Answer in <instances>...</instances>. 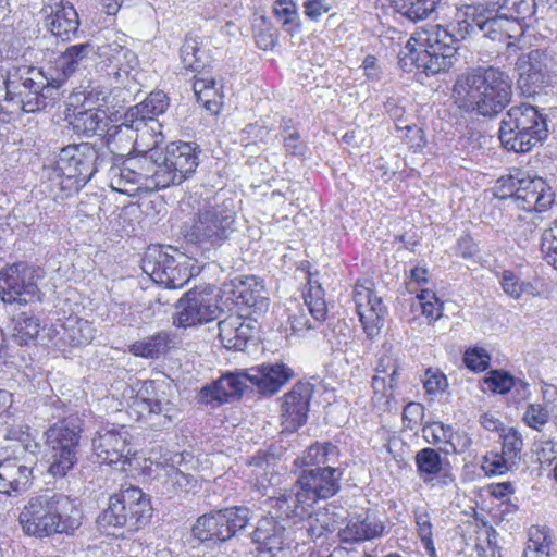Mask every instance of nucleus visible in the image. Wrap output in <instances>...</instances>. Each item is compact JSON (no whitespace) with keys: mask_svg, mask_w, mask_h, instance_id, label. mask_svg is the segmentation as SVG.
I'll list each match as a JSON object with an SVG mask.
<instances>
[{"mask_svg":"<svg viewBox=\"0 0 557 557\" xmlns=\"http://www.w3.org/2000/svg\"><path fill=\"white\" fill-rule=\"evenodd\" d=\"M83 513L66 495L50 490L32 495L18 515L22 531L37 539L54 534H74Z\"/></svg>","mask_w":557,"mask_h":557,"instance_id":"f257e3e1","label":"nucleus"},{"mask_svg":"<svg viewBox=\"0 0 557 557\" xmlns=\"http://www.w3.org/2000/svg\"><path fill=\"white\" fill-rule=\"evenodd\" d=\"M453 95L458 107L465 111H476L492 117L510 102L512 79L499 67L478 69L458 77Z\"/></svg>","mask_w":557,"mask_h":557,"instance_id":"f03ea898","label":"nucleus"},{"mask_svg":"<svg viewBox=\"0 0 557 557\" xmlns=\"http://www.w3.org/2000/svg\"><path fill=\"white\" fill-rule=\"evenodd\" d=\"M417 35L418 38H411L407 42L408 53L400 58V64L406 71L416 66L422 69L426 75H434L454 64L457 52L456 35L441 25H432Z\"/></svg>","mask_w":557,"mask_h":557,"instance_id":"7ed1b4c3","label":"nucleus"},{"mask_svg":"<svg viewBox=\"0 0 557 557\" xmlns=\"http://www.w3.org/2000/svg\"><path fill=\"white\" fill-rule=\"evenodd\" d=\"M197 205V212L186 232V238L195 244L222 245L235 231L236 212L232 199L219 197L200 199L190 196Z\"/></svg>","mask_w":557,"mask_h":557,"instance_id":"20e7f679","label":"nucleus"},{"mask_svg":"<svg viewBox=\"0 0 557 557\" xmlns=\"http://www.w3.org/2000/svg\"><path fill=\"white\" fill-rule=\"evenodd\" d=\"M101 162L99 151L89 143L64 147L50 177L59 187L58 196L64 198L77 193L90 181Z\"/></svg>","mask_w":557,"mask_h":557,"instance_id":"39448f33","label":"nucleus"},{"mask_svg":"<svg viewBox=\"0 0 557 557\" xmlns=\"http://www.w3.org/2000/svg\"><path fill=\"white\" fill-rule=\"evenodd\" d=\"M547 136L546 117L528 103L511 107L499 127V139L508 151L528 152Z\"/></svg>","mask_w":557,"mask_h":557,"instance_id":"423d86ee","label":"nucleus"},{"mask_svg":"<svg viewBox=\"0 0 557 557\" xmlns=\"http://www.w3.org/2000/svg\"><path fill=\"white\" fill-rule=\"evenodd\" d=\"M152 513L150 498L138 487L129 486L112 495L109 506L98 517L97 524L103 532L110 529L139 530Z\"/></svg>","mask_w":557,"mask_h":557,"instance_id":"0eeeda50","label":"nucleus"},{"mask_svg":"<svg viewBox=\"0 0 557 557\" xmlns=\"http://www.w3.org/2000/svg\"><path fill=\"white\" fill-rule=\"evenodd\" d=\"M4 83L5 99L14 101L26 113L44 109L47 98L58 90L50 84L46 71L36 67L13 69Z\"/></svg>","mask_w":557,"mask_h":557,"instance_id":"6e6552de","label":"nucleus"},{"mask_svg":"<svg viewBox=\"0 0 557 557\" xmlns=\"http://www.w3.org/2000/svg\"><path fill=\"white\" fill-rule=\"evenodd\" d=\"M496 189L500 198H512L527 212L545 211L554 202V193L542 177L519 170L498 178Z\"/></svg>","mask_w":557,"mask_h":557,"instance_id":"1a4fd4ad","label":"nucleus"},{"mask_svg":"<svg viewBox=\"0 0 557 557\" xmlns=\"http://www.w3.org/2000/svg\"><path fill=\"white\" fill-rule=\"evenodd\" d=\"M81 423L77 417H69L46 432V445L49 449V473L64 476L77 461V448L81 440Z\"/></svg>","mask_w":557,"mask_h":557,"instance_id":"9d476101","label":"nucleus"},{"mask_svg":"<svg viewBox=\"0 0 557 557\" xmlns=\"http://www.w3.org/2000/svg\"><path fill=\"white\" fill-rule=\"evenodd\" d=\"M141 269L154 283L169 289L182 288L193 276L190 261L184 255H170L159 246L148 247Z\"/></svg>","mask_w":557,"mask_h":557,"instance_id":"9b49d317","label":"nucleus"},{"mask_svg":"<svg viewBox=\"0 0 557 557\" xmlns=\"http://www.w3.org/2000/svg\"><path fill=\"white\" fill-rule=\"evenodd\" d=\"M252 518L246 506H233L205 513L193 525V534L201 542H226L244 530Z\"/></svg>","mask_w":557,"mask_h":557,"instance_id":"f8f14e48","label":"nucleus"},{"mask_svg":"<svg viewBox=\"0 0 557 557\" xmlns=\"http://www.w3.org/2000/svg\"><path fill=\"white\" fill-rule=\"evenodd\" d=\"M143 422L153 430L170 428L180 410L166 392L153 381H144L133 403Z\"/></svg>","mask_w":557,"mask_h":557,"instance_id":"ddd939ff","label":"nucleus"},{"mask_svg":"<svg viewBox=\"0 0 557 557\" xmlns=\"http://www.w3.org/2000/svg\"><path fill=\"white\" fill-rule=\"evenodd\" d=\"M37 455L21 446L0 449V493L11 495L29 487Z\"/></svg>","mask_w":557,"mask_h":557,"instance_id":"4468645a","label":"nucleus"},{"mask_svg":"<svg viewBox=\"0 0 557 557\" xmlns=\"http://www.w3.org/2000/svg\"><path fill=\"white\" fill-rule=\"evenodd\" d=\"M37 271L26 262L12 263L0 271V297L8 304L25 305L39 299Z\"/></svg>","mask_w":557,"mask_h":557,"instance_id":"2eb2a0df","label":"nucleus"},{"mask_svg":"<svg viewBox=\"0 0 557 557\" xmlns=\"http://www.w3.org/2000/svg\"><path fill=\"white\" fill-rule=\"evenodd\" d=\"M173 323L178 327H189L210 322L218 318L220 308L211 287L188 290L178 301Z\"/></svg>","mask_w":557,"mask_h":557,"instance_id":"dca6fc26","label":"nucleus"},{"mask_svg":"<svg viewBox=\"0 0 557 557\" xmlns=\"http://www.w3.org/2000/svg\"><path fill=\"white\" fill-rule=\"evenodd\" d=\"M198 159L195 148L189 143L169 144L160 161L159 182H162L164 188L182 184L195 173Z\"/></svg>","mask_w":557,"mask_h":557,"instance_id":"f3484780","label":"nucleus"},{"mask_svg":"<svg viewBox=\"0 0 557 557\" xmlns=\"http://www.w3.org/2000/svg\"><path fill=\"white\" fill-rule=\"evenodd\" d=\"M552 60L547 53L535 49L521 53L515 64L518 85L524 94H536L550 81Z\"/></svg>","mask_w":557,"mask_h":557,"instance_id":"a211bd4d","label":"nucleus"},{"mask_svg":"<svg viewBox=\"0 0 557 557\" xmlns=\"http://www.w3.org/2000/svg\"><path fill=\"white\" fill-rule=\"evenodd\" d=\"M95 54L96 49L90 42L69 46L45 70L50 84L59 89L74 73L86 69Z\"/></svg>","mask_w":557,"mask_h":557,"instance_id":"6ab92c4d","label":"nucleus"},{"mask_svg":"<svg viewBox=\"0 0 557 557\" xmlns=\"http://www.w3.org/2000/svg\"><path fill=\"white\" fill-rule=\"evenodd\" d=\"M287 310L290 327L294 332L314 329V323L322 322L327 312L322 288L310 285L309 289L304 293V305L292 301Z\"/></svg>","mask_w":557,"mask_h":557,"instance_id":"aec40b11","label":"nucleus"},{"mask_svg":"<svg viewBox=\"0 0 557 557\" xmlns=\"http://www.w3.org/2000/svg\"><path fill=\"white\" fill-rule=\"evenodd\" d=\"M131 435L125 425L103 426L92 438V449L101 463L113 465L131 454Z\"/></svg>","mask_w":557,"mask_h":557,"instance_id":"412c9836","label":"nucleus"},{"mask_svg":"<svg viewBox=\"0 0 557 557\" xmlns=\"http://www.w3.org/2000/svg\"><path fill=\"white\" fill-rule=\"evenodd\" d=\"M343 471L339 468L324 466L304 470L297 478L300 488L305 491L313 504L327 499L341 490Z\"/></svg>","mask_w":557,"mask_h":557,"instance_id":"4be33fe9","label":"nucleus"},{"mask_svg":"<svg viewBox=\"0 0 557 557\" xmlns=\"http://www.w3.org/2000/svg\"><path fill=\"white\" fill-rule=\"evenodd\" d=\"M312 388L309 384L297 383L282 398V433H293L304 425L308 418Z\"/></svg>","mask_w":557,"mask_h":557,"instance_id":"5701e85b","label":"nucleus"},{"mask_svg":"<svg viewBox=\"0 0 557 557\" xmlns=\"http://www.w3.org/2000/svg\"><path fill=\"white\" fill-rule=\"evenodd\" d=\"M126 41L124 34L116 33L114 38L96 49L102 70L115 78H119L122 73L127 74L138 64L136 53L126 47Z\"/></svg>","mask_w":557,"mask_h":557,"instance_id":"b1692460","label":"nucleus"},{"mask_svg":"<svg viewBox=\"0 0 557 557\" xmlns=\"http://www.w3.org/2000/svg\"><path fill=\"white\" fill-rule=\"evenodd\" d=\"M247 383L248 379L246 369L227 372L219 380L203 386L200 389L197 399L201 404H209L212 407H218L234 398L240 397L247 387Z\"/></svg>","mask_w":557,"mask_h":557,"instance_id":"393cba45","label":"nucleus"},{"mask_svg":"<svg viewBox=\"0 0 557 557\" xmlns=\"http://www.w3.org/2000/svg\"><path fill=\"white\" fill-rule=\"evenodd\" d=\"M45 26L62 41H71L76 37L81 22L78 14L70 2L60 1L52 5H44Z\"/></svg>","mask_w":557,"mask_h":557,"instance_id":"a878e982","label":"nucleus"},{"mask_svg":"<svg viewBox=\"0 0 557 557\" xmlns=\"http://www.w3.org/2000/svg\"><path fill=\"white\" fill-rule=\"evenodd\" d=\"M352 298L359 320L368 336L379 333L383 325L385 307L381 297L376 296L370 286L357 283L354 288Z\"/></svg>","mask_w":557,"mask_h":557,"instance_id":"bb28decb","label":"nucleus"},{"mask_svg":"<svg viewBox=\"0 0 557 557\" xmlns=\"http://www.w3.org/2000/svg\"><path fill=\"white\" fill-rule=\"evenodd\" d=\"M313 503L309 495L300 488L296 480L292 487L276 497L270 498V507L281 519L300 521L312 518Z\"/></svg>","mask_w":557,"mask_h":557,"instance_id":"cd10ccee","label":"nucleus"},{"mask_svg":"<svg viewBox=\"0 0 557 557\" xmlns=\"http://www.w3.org/2000/svg\"><path fill=\"white\" fill-rule=\"evenodd\" d=\"M248 382L261 394H275L293 376V370L283 363L261 364L246 369Z\"/></svg>","mask_w":557,"mask_h":557,"instance_id":"c85d7f7f","label":"nucleus"},{"mask_svg":"<svg viewBox=\"0 0 557 557\" xmlns=\"http://www.w3.org/2000/svg\"><path fill=\"white\" fill-rule=\"evenodd\" d=\"M219 337L226 349L244 350L252 338L253 327L242 315H228L218 323Z\"/></svg>","mask_w":557,"mask_h":557,"instance_id":"c756f323","label":"nucleus"},{"mask_svg":"<svg viewBox=\"0 0 557 557\" xmlns=\"http://www.w3.org/2000/svg\"><path fill=\"white\" fill-rule=\"evenodd\" d=\"M284 530L285 528L274 517H263L251 533V540L259 544L260 550L274 555L283 548Z\"/></svg>","mask_w":557,"mask_h":557,"instance_id":"7c9ffc66","label":"nucleus"},{"mask_svg":"<svg viewBox=\"0 0 557 557\" xmlns=\"http://www.w3.org/2000/svg\"><path fill=\"white\" fill-rule=\"evenodd\" d=\"M383 523L375 515L367 512L364 517L359 516L351 519L347 525L339 531L342 542L355 543L375 539L382 535Z\"/></svg>","mask_w":557,"mask_h":557,"instance_id":"2f4dec72","label":"nucleus"},{"mask_svg":"<svg viewBox=\"0 0 557 557\" xmlns=\"http://www.w3.org/2000/svg\"><path fill=\"white\" fill-rule=\"evenodd\" d=\"M128 165L134 170L137 182L141 189L157 190L164 188L162 182H159L161 174L160 162L154 159V153L127 158Z\"/></svg>","mask_w":557,"mask_h":557,"instance_id":"473e14b6","label":"nucleus"},{"mask_svg":"<svg viewBox=\"0 0 557 557\" xmlns=\"http://www.w3.org/2000/svg\"><path fill=\"white\" fill-rule=\"evenodd\" d=\"M168 107L169 100L163 91L151 92L144 101L126 111V121L137 124L158 121L156 117L164 113Z\"/></svg>","mask_w":557,"mask_h":557,"instance_id":"72a5a7b5","label":"nucleus"},{"mask_svg":"<svg viewBox=\"0 0 557 557\" xmlns=\"http://www.w3.org/2000/svg\"><path fill=\"white\" fill-rule=\"evenodd\" d=\"M103 136L106 137V144L108 149L117 156H124L126 152H131L136 143V123L126 121L119 125H108Z\"/></svg>","mask_w":557,"mask_h":557,"instance_id":"f704fd0d","label":"nucleus"},{"mask_svg":"<svg viewBox=\"0 0 557 557\" xmlns=\"http://www.w3.org/2000/svg\"><path fill=\"white\" fill-rule=\"evenodd\" d=\"M71 124L76 134L87 137L103 136L110 119L104 110L87 109L75 113Z\"/></svg>","mask_w":557,"mask_h":557,"instance_id":"c9c22d12","label":"nucleus"},{"mask_svg":"<svg viewBox=\"0 0 557 557\" xmlns=\"http://www.w3.org/2000/svg\"><path fill=\"white\" fill-rule=\"evenodd\" d=\"M397 381L398 373L396 361L392 358L381 359L376 367V374L372 379L374 394H381L386 398V403H388L393 397Z\"/></svg>","mask_w":557,"mask_h":557,"instance_id":"e433bc0d","label":"nucleus"},{"mask_svg":"<svg viewBox=\"0 0 557 557\" xmlns=\"http://www.w3.org/2000/svg\"><path fill=\"white\" fill-rule=\"evenodd\" d=\"M162 125L159 121L150 123H136V143L134 149L139 153L151 154L153 150L163 143L164 136L161 132Z\"/></svg>","mask_w":557,"mask_h":557,"instance_id":"4c0bfd02","label":"nucleus"},{"mask_svg":"<svg viewBox=\"0 0 557 557\" xmlns=\"http://www.w3.org/2000/svg\"><path fill=\"white\" fill-rule=\"evenodd\" d=\"M170 344V334L168 332L162 331L135 342L131 346V351L135 356L157 359L169 350Z\"/></svg>","mask_w":557,"mask_h":557,"instance_id":"58836bf2","label":"nucleus"},{"mask_svg":"<svg viewBox=\"0 0 557 557\" xmlns=\"http://www.w3.org/2000/svg\"><path fill=\"white\" fill-rule=\"evenodd\" d=\"M396 12L412 22L431 16L440 7L441 0H391Z\"/></svg>","mask_w":557,"mask_h":557,"instance_id":"ea45409f","label":"nucleus"},{"mask_svg":"<svg viewBox=\"0 0 557 557\" xmlns=\"http://www.w3.org/2000/svg\"><path fill=\"white\" fill-rule=\"evenodd\" d=\"M110 186L113 190L128 196L140 190L134 170L128 165L127 159L121 165H113L109 170Z\"/></svg>","mask_w":557,"mask_h":557,"instance_id":"a19ab883","label":"nucleus"},{"mask_svg":"<svg viewBox=\"0 0 557 557\" xmlns=\"http://www.w3.org/2000/svg\"><path fill=\"white\" fill-rule=\"evenodd\" d=\"M193 90L198 102L211 112H218L220 94L216 88V82L207 73L201 76L196 75L193 84Z\"/></svg>","mask_w":557,"mask_h":557,"instance_id":"79ce46f5","label":"nucleus"},{"mask_svg":"<svg viewBox=\"0 0 557 557\" xmlns=\"http://www.w3.org/2000/svg\"><path fill=\"white\" fill-rule=\"evenodd\" d=\"M275 460V456L267 451H259L250 459L248 466L251 468V475L255 476V485L258 490H265L272 484Z\"/></svg>","mask_w":557,"mask_h":557,"instance_id":"37998d69","label":"nucleus"},{"mask_svg":"<svg viewBox=\"0 0 557 557\" xmlns=\"http://www.w3.org/2000/svg\"><path fill=\"white\" fill-rule=\"evenodd\" d=\"M338 455L337 447L331 443L311 445L301 457L295 459L298 467H324Z\"/></svg>","mask_w":557,"mask_h":557,"instance_id":"c03bdc74","label":"nucleus"},{"mask_svg":"<svg viewBox=\"0 0 557 557\" xmlns=\"http://www.w3.org/2000/svg\"><path fill=\"white\" fill-rule=\"evenodd\" d=\"M40 331L39 319L27 313L17 314L12 319L11 334L20 346L28 345Z\"/></svg>","mask_w":557,"mask_h":557,"instance_id":"a18cd8bd","label":"nucleus"},{"mask_svg":"<svg viewBox=\"0 0 557 557\" xmlns=\"http://www.w3.org/2000/svg\"><path fill=\"white\" fill-rule=\"evenodd\" d=\"M96 330L91 322L78 318H70L64 323V339L72 346H84L95 337Z\"/></svg>","mask_w":557,"mask_h":557,"instance_id":"49530a36","label":"nucleus"},{"mask_svg":"<svg viewBox=\"0 0 557 557\" xmlns=\"http://www.w3.org/2000/svg\"><path fill=\"white\" fill-rule=\"evenodd\" d=\"M499 282L504 293L513 299H520L523 295L533 298L542 296V293L531 282L521 280L512 271H503Z\"/></svg>","mask_w":557,"mask_h":557,"instance_id":"de8ad7c7","label":"nucleus"},{"mask_svg":"<svg viewBox=\"0 0 557 557\" xmlns=\"http://www.w3.org/2000/svg\"><path fill=\"white\" fill-rule=\"evenodd\" d=\"M164 474H160V478H164V484L168 485V491L173 493L180 492H196L200 488V482L197 478L191 474L184 473L176 469L173 465L165 466Z\"/></svg>","mask_w":557,"mask_h":557,"instance_id":"09e8293b","label":"nucleus"},{"mask_svg":"<svg viewBox=\"0 0 557 557\" xmlns=\"http://www.w3.org/2000/svg\"><path fill=\"white\" fill-rule=\"evenodd\" d=\"M181 60L186 70L197 72L200 75L206 67L208 57L201 50L200 42L196 38H186L181 48Z\"/></svg>","mask_w":557,"mask_h":557,"instance_id":"8fccbe9b","label":"nucleus"},{"mask_svg":"<svg viewBox=\"0 0 557 557\" xmlns=\"http://www.w3.org/2000/svg\"><path fill=\"white\" fill-rule=\"evenodd\" d=\"M485 18V14L478 13V8L467 7L466 11L456 14L455 32L461 39L481 33V22Z\"/></svg>","mask_w":557,"mask_h":557,"instance_id":"3c124183","label":"nucleus"},{"mask_svg":"<svg viewBox=\"0 0 557 557\" xmlns=\"http://www.w3.org/2000/svg\"><path fill=\"white\" fill-rule=\"evenodd\" d=\"M550 540L548 530L533 525L529 529V540L524 548V557H550Z\"/></svg>","mask_w":557,"mask_h":557,"instance_id":"603ef678","label":"nucleus"},{"mask_svg":"<svg viewBox=\"0 0 557 557\" xmlns=\"http://www.w3.org/2000/svg\"><path fill=\"white\" fill-rule=\"evenodd\" d=\"M556 408L557 405L552 400H545L544 404H529L523 421L528 426L540 431L548 422L550 414H557Z\"/></svg>","mask_w":557,"mask_h":557,"instance_id":"864d4df0","label":"nucleus"},{"mask_svg":"<svg viewBox=\"0 0 557 557\" xmlns=\"http://www.w3.org/2000/svg\"><path fill=\"white\" fill-rule=\"evenodd\" d=\"M416 465L421 478L437 475L442 471V458L433 448H423L416 455Z\"/></svg>","mask_w":557,"mask_h":557,"instance_id":"5fc2aeb1","label":"nucleus"},{"mask_svg":"<svg viewBox=\"0 0 557 557\" xmlns=\"http://www.w3.org/2000/svg\"><path fill=\"white\" fill-rule=\"evenodd\" d=\"M240 298L255 313L263 312L269 307V299L265 296L264 286L256 280H253V284H250L240 292Z\"/></svg>","mask_w":557,"mask_h":557,"instance_id":"6e6d98bb","label":"nucleus"},{"mask_svg":"<svg viewBox=\"0 0 557 557\" xmlns=\"http://www.w3.org/2000/svg\"><path fill=\"white\" fill-rule=\"evenodd\" d=\"M28 430L29 428L24 424H14L9 426L5 430L4 438L14 441V443L11 446H8L7 448H16L21 446L23 448H26L27 451L37 455L39 445L32 438Z\"/></svg>","mask_w":557,"mask_h":557,"instance_id":"4d7b16f0","label":"nucleus"},{"mask_svg":"<svg viewBox=\"0 0 557 557\" xmlns=\"http://www.w3.org/2000/svg\"><path fill=\"white\" fill-rule=\"evenodd\" d=\"M453 432L450 425L437 421L426 423L422 429L423 437L428 443L440 444L443 445L442 447L448 446Z\"/></svg>","mask_w":557,"mask_h":557,"instance_id":"13d9d810","label":"nucleus"},{"mask_svg":"<svg viewBox=\"0 0 557 557\" xmlns=\"http://www.w3.org/2000/svg\"><path fill=\"white\" fill-rule=\"evenodd\" d=\"M422 314L429 319L430 322H435L443 314V302L438 299L434 292L430 289H422L418 295Z\"/></svg>","mask_w":557,"mask_h":557,"instance_id":"bf43d9fd","label":"nucleus"},{"mask_svg":"<svg viewBox=\"0 0 557 557\" xmlns=\"http://www.w3.org/2000/svg\"><path fill=\"white\" fill-rule=\"evenodd\" d=\"M541 249L546 261L557 269V219L543 232Z\"/></svg>","mask_w":557,"mask_h":557,"instance_id":"052dcab7","label":"nucleus"},{"mask_svg":"<svg viewBox=\"0 0 557 557\" xmlns=\"http://www.w3.org/2000/svg\"><path fill=\"white\" fill-rule=\"evenodd\" d=\"M513 376L503 371H492L484 380V391L497 394H506L515 386Z\"/></svg>","mask_w":557,"mask_h":557,"instance_id":"680f3d73","label":"nucleus"},{"mask_svg":"<svg viewBox=\"0 0 557 557\" xmlns=\"http://www.w3.org/2000/svg\"><path fill=\"white\" fill-rule=\"evenodd\" d=\"M504 24H507L506 13L486 15L484 22H481V34L493 41H504Z\"/></svg>","mask_w":557,"mask_h":557,"instance_id":"e2e57ef3","label":"nucleus"},{"mask_svg":"<svg viewBox=\"0 0 557 557\" xmlns=\"http://www.w3.org/2000/svg\"><path fill=\"white\" fill-rule=\"evenodd\" d=\"M502 431V453L508 456L509 459L516 461L523 447L522 436L515 428L503 429Z\"/></svg>","mask_w":557,"mask_h":557,"instance_id":"0e129e2a","label":"nucleus"},{"mask_svg":"<svg viewBox=\"0 0 557 557\" xmlns=\"http://www.w3.org/2000/svg\"><path fill=\"white\" fill-rule=\"evenodd\" d=\"M274 15L282 25L288 26L289 30L297 25L298 13L296 4L290 0H276L273 5Z\"/></svg>","mask_w":557,"mask_h":557,"instance_id":"69168bd1","label":"nucleus"},{"mask_svg":"<svg viewBox=\"0 0 557 557\" xmlns=\"http://www.w3.org/2000/svg\"><path fill=\"white\" fill-rule=\"evenodd\" d=\"M515 462L502 453V455L485 456L481 467L486 474L497 475L505 473Z\"/></svg>","mask_w":557,"mask_h":557,"instance_id":"338daca9","label":"nucleus"},{"mask_svg":"<svg viewBox=\"0 0 557 557\" xmlns=\"http://www.w3.org/2000/svg\"><path fill=\"white\" fill-rule=\"evenodd\" d=\"M424 417V407L420 403L411 401L403 410V424L412 431L417 429Z\"/></svg>","mask_w":557,"mask_h":557,"instance_id":"774afa93","label":"nucleus"}]
</instances>
